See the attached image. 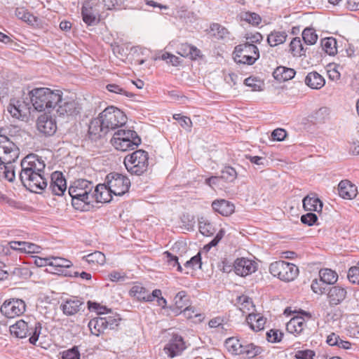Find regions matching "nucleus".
<instances>
[{
  "label": "nucleus",
  "instance_id": "obj_53",
  "mask_svg": "<svg viewBox=\"0 0 359 359\" xmlns=\"http://www.w3.org/2000/svg\"><path fill=\"white\" fill-rule=\"evenodd\" d=\"M244 83L252 88L253 91L262 90V82L256 78L249 77L245 79Z\"/></svg>",
  "mask_w": 359,
  "mask_h": 359
},
{
  "label": "nucleus",
  "instance_id": "obj_25",
  "mask_svg": "<svg viewBox=\"0 0 359 359\" xmlns=\"http://www.w3.org/2000/svg\"><path fill=\"white\" fill-rule=\"evenodd\" d=\"M306 321L302 316H294L292 318L286 325V330L288 332L299 334L302 332L306 327Z\"/></svg>",
  "mask_w": 359,
  "mask_h": 359
},
{
  "label": "nucleus",
  "instance_id": "obj_6",
  "mask_svg": "<svg viewBox=\"0 0 359 359\" xmlns=\"http://www.w3.org/2000/svg\"><path fill=\"white\" fill-rule=\"evenodd\" d=\"M41 331V324L35 320L25 322L20 320L10 327L12 335L20 339L29 337V341L32 344H35L38 341Z\"/></svg>",
  "mask_w": 359,
  "mask_h": 359
},
{
  "label": "nucleus",
  "instance_id": "obj_10",
  "mask_svg": "<svg viewBox=\"0 0 359 359\" xmlns=\"http://www.w3.org/2000/svg\"><path fill=\"white\" fill-rule=\"evenodd\" d=\"M233 55L236 63L251 65L259 59V52L255 45L245 43L235 47Z\"/></svg>",
  "mask_w": 359,
  "mask_h": 359
},
{
  "label": "nucleus",
  "instance_id": "obj_17",
  "mask_svg": "<svg viewBox=\"0 0 359 359\" xmlns=\"http://www.w3.org/2000/svg\"><path fill=\"white\" fill-rule=\"evenodd\" d=\"M233 267L237 275L244 277L256 271L257 264L252 260L241 257L235 260Z\"/></svg>",
  "mask_w": 359,
  "mask_h": 359
},
{
  "label": "nucleus",
  "instance_id": "obj_39",
  "mask_svg": "<svg viewBox=\"0 0 359 359\" xmlns=\"http://www.w3.org/2000/svg\"><path fill=\"white\" fill-rule=\"evenodd\" d=\"M50 266H53L59 273L63 272L62 269L69 268L72 265L71 261L62 257H50Z\"/></svg>",
  "mask_w": 359,
  "mask_h": 359
},
{
  "label": "nucleus",
  "instance_id": "obj_47",
  "mask_svg": "<svg viewBox=\"0 0 359 359\" xmlns=\"http://www.w3.org/2000/svg\"><path fill=\"white\" fill-rule=\"evenodd\" d=\"M330 114V109L327 107H321L314 112L313 118L318 122H323L327 119Z\"/></svg>",
  "mask_w": 359,
  "mask_h": 359
},
{
  "label": "nucleus",
  "instance_id": "obj_4",
  "mask_svg": "<svg viewBox=\"0 0 359 359\" xmlns=\"http://www.w3.org/2000/svg\"><path fill=\"white\" fill-rule=\"evenodd\" d=\"M62 92L48 88H35L28 92L27 100L31 101L32 107L39 111L50 112L61 101Z\"/></svg>",
  "mask_w": 359,
  "mask_h": 359
},
{
  "label": "nucleus",
  "instance_id": "obj_14",
  "mask_svg": "<svg viewBox=\"0 0 359 359\" xmlns=\"http://www.w3.org/2000/svg\"><path fill=\"white\" fill-rule=\"evenodd\" d=\"M32 105L31 101H25V100H11L8 106V111L10 114L17 118L23 119L27 118L30 114V109Z\"/></svg>",
  "mask_w": 359,
  "mask_h": 359
},
{
  "label": "nucleus",
  "instance_id": "obj_52",
  "mask_svg": "<svg viewBox=\"0 0 359 359\" xmlns=\"http://www.w3.org/2000/svg\"><path fill=\"white\" fill-rule=\"evenodd\" d=\"M184 266L187 268H191L193 269L196 267H201V253L198 252L196 255L192 257L190 260L187 261L184 264Z\"/></svg>",
  "mask_w": 359,
  "mask_h": 359
},
{
  "label": "nucleus",
  "instance_id": "obj_40",
  "mask_svg": "<svg viewBox=\"0 0 359 359\" xmlns=\"http://www.w3.org/2000/svg\"><path fill=\"white\" fill-rule=\"evenodd\" d=\"M302 39L306 45H313L318 40L316 30L311 27H306L302 32Z\"/></svg>",
  "mask_w": 359,
  "mask_h": 359
},
{
  "label": "nucleus",
  "instance_id": "obj_7",
  "mask_svg": "<svg viewBox=\"0 0 359 359\" xmlns=\"http://www.w3.org/2000/svg\"><path fill=\"white\" fill-rule=\"evenodd\" d=\"M110 142L116 150L126 151L137 148L141 144V138L135 130L119 129Z\"/></svg>",
  "mask_w": 359,
  "mask_h": 359
},
{
  "label": "nucleus",
  "instance_id": "obj_43",
  "mask_svg": "<svg viewBox=\"0 0 359 359\" xmlns=\"http://www.w3.org/2000/svg\"><path fill=\"white\" fill-rule=\"evenodd\" d=\"M225 344L229 351H231L236 354H241V351L243 344L240 343L239 340L233 337H231L226 340Z\"/></svg>",
  "mask_w": 359,
  "mask_h": 359
},
{
  "label": "nucleus",
  "instance_id": "obj_41",
  "mask_svg": "<svg viewBox=\"0 0 359 359\" xmlns=\"http://www.w3.org/2000/svg\"><path fill=\"white\" fill-rule=\"evenodd\" d=\"M239 17L241 20L245 21L252 25H258L262 20L258 14L251 12H241Z\"/></svg>",
  "mask_w": 359,
  "mask_h": 359
},
{
  "label": "nucleus",
  "instance_id": "obj_18",
  "mask_svg": "<svg viewBox=\"0 0 359 359\" xmlns=\"http://www.w3.org/2000/svg\"><path fill=\"white\" fill-rule=\"evenodd\" d=\"M53 194L62 196L67 189L66 180L60 172H54L50 175V182L48 188Z\"/></svg>",
  "mask_w": 359,
  "mask_h": 359
},
{
  "label": "nucleus",
  "instance_id": "obj_46",
  "mask_svg": "<svg viewBox=\"0 0 359 359\" xmlns=\"http://www.w3.org/2000/svg\"><path fill=\"white\" fill-rule=\"evenodd\" d=\"M165 261L172 267L177 266V271L180 272L182 271V268L179 263L178 257L175 255H173L168 251H165L163 253Z\"/></svg>",
  "mask_w": 359,
  "mask_h": 359
},
{
  "label": "nucleus",
  "instance_id": "obj_34",
  "mask_svg": "<svg viewBox=\"0 0 359 359\" xmlns=\"http://www.w3.org/2000/svg\"><path fill=\"white\" fill-rule=\"evenodd\" d=\"M287 34L285 31H273L267 37L268 43L271 46H276L285 42Z\"/></svg>",
  "mask_w": 359,
  "mask_h": 359
},
{
  "label": "nucleus",
  "instance_id": "obj_12",
  "mask_svg": "<svg viewBox=\"0 0 359 359\" xmlns=\"http://www.w3.org/2000/svg\"><path fill=\"white\" fill-rule=\"evenodd\" d=\"M99 7L100 5L95 0H87L83 2L81 15L86 24L90 26L99 22Z\"/></svg>",
  "mask_w": 359,
  "mask_h": 359
},
{
  "label": "nucleus",
  "instance_id": "obj_13",
  "mask_svg": "<svg viewBox=\"0 0 359 359\" xmlns=\"http://www.w3.org/2000/svg\"><path fill=\"white\" fill-rule=\"evenodd\" d=\"M25 303L20 299H12L1 305L0 311L1 313L8 318L19 316L25 311Z\"/></svg>",
  "mask_w": 359,
  "mask_h": 359
},
{
  "label": "nucleus",
  "instance_id": "obj_57",
  "mask_svg": "<svg viewBox=\"0 0 359 359\" xmlns=\"http://www.w3.org/2000/svg\"><path fill=\"white\" fill-rule=\"evenodd\" d=\"M224 229H221L216 234L215 237L208 244H207L204 248L209 250L212 247L216 246L224 237Z\"/></svg>",
  "mask_w": 359,
  "mask_h": 359
},
{
  "label": "nucleus",
  "instance_id": "obj_27",
  "mask_svg": "<svg viewBox=\"0 0 359 359\" xmlns=\"http://www.w3.org/2000/svg\"><path fill=\"white\" fill-rule=\"evenodd\" d=\"M83 303L78 299H67L60 306L63 313L67 316H72L79 312Z\"/></svg>",
  "mask_w": 359,
  "mask_h": 359
},
{
  "label": "nucleus",
  "instance_id": "obj_31",
  "mask_svg": "<svg viewBox=\"0 0 359 359\" xmlns=\"http://www.w3.org/2000/svg\"><path fill=\"white\" fill-rule=\"evenodd\" d=\"M326 341L330 346H335L344 350L352 349V344L351 342L342 339L338 334L334 332L327 336Z\"/></svg>",
  "mask_w": 359,
  "mask_h": 359
},
{
  "label": "nucleus",
  "instance_id": "obj_1",
  "mask_svg": "<svg viewBox=\"0 0 359 359\" xmlns=\"http://www.w3.org/2000/svg\"><path fill=\"white\" fill-rule=\"evenodd\" d=\"M20 165V179L27 189L39 194L47 187L46 164L41 158L36 154H29L22 160Z\"/></svg>",
  "mask_w": 359,
  "mask_h": 359
},
{
  "label": "nucleus",
  "instance_id": "obj_63",
  "mask_svg": "<svg viewBox=\"0 0 359 359\" xmlns=\"http://www.w3.org/2000/svg\"><path fill=\"white\" fill-rule=\"evenodd\" d=\"M286 136V131L281 128H277L272 132L271 137L277 141H282Z\"/></svg>",
  "mask_w": 359,
  "mask_h": 359
},
{
  "label": "nucleus",
  "instance_id": "obj_56",
  "mask_svg": "<svg viewBox=\"0 0 359 359\" xmlns=\"http://www.w3.org/2000/svg\"><path fill=\"white\" fill-rule=\"evenodd\" d=\"M282 333L278 330H271L266 332V338L269 342L276 343L281 340Z\"/></svg>",
  "mask_w": 359,
  "mask_h": 359
},
{
  "label": "nucleus",
  "instance_id": "obj_5",
  "mask_svg": "<svg viewBox=\"0 0 359 359\" xmlns=\"http://www.w3.org/2000/svg\"><path fill=\"white\" fill-rule=\"evenodd\" d=\"M93 184L86 180L79 179L76 180L69 187V194L72 197V205L76 209H79V205H88L93 203Z\"/></svg>",
  "mask_w": 359,
  "mask_h": 359
},
{
  "label": "nucleus",
  "instance_id": "obj_38",
  "mask_svg": "<svg viewBox=\"0 0 359 359\" xmlns=\"http://www.w3.org/2000/svg\"><path fill=\"white\" fill-rule=\"evenodd\" d=\"M83 259L89 264L100 265H103L106 261L105 255L100 251H95L93 253L88 254L83 257Z\"/></svg>",
  "mask_w": 359,
  "mask_h": 359
},
{
  "label": "nucleus",
  "instance_id": "obj_30",
  "mask_svg": "<svg viewBox=\"0 0 359 359\" xmlns=\"http://www.w3.org/2000/svg\"><path fill=\"white\" fill-rule=\"evenodd\" d=\"M295 71L292 68L283 66L278 67L273 72L274 79L280 82L292 79L295 75Z\"/></svg>",
  "mask_w": 359,
  "mask_h": 359
},
{
  "label": "nucleus",
  "instance_id": "obj_28",
  "mask_svg": "<svg viewBox=\"0 0 359 359\" xmlns=\"http://www.w3.org/2000/svg\"><path fill=\"white\" fill-rule=\"evenodd\" d=\"M107 321L102 317L90 320L88 323V327L91 334L98 337L106 330Z\"/></svg>",
  "mask_w": 359,
  "mask_h": 359
},
{
  "label": "nucleus",
  "instance_id": "obj_59",
  "mask_svg": "<svg viewBox=\"0 0 359 359\" xmlns=\"http://www.w3.org/2000/svg\"><path fill=\"white\" fill-rule=\"evenodd\" d=\"M107 89L111 93H115L117 94L125 95L126 97H131L132 93H128L124 90L122 88L116 84H108L106 86Z\"/></svg>",
  "mask_w": 359,
  "mask_h": 359
},
{
  "label": "nucleus",
  "instance_id": "obj_26",
  "mask_svg": "<svg viewBox=\"0 0 359 359\" xmlns=\"http://www.w3.org/2000/svg\"><path fill=\"white\" fill-rule=\"evenodd\" d=\"M246 322L250 328L255 332L264 330L266 319L260 313H249L246 318Z\"/></svg>",
  "mask_w": 359,
  "mask_h": 359
},
{
  "label": "nucleus",
  "instance_id": "obj_11",
  "mask_svg": "<svg viewBox=\"0 0 359 359\" xmlns=\"http://www.w3.org/2000/svg\"><path fill=\"white\" fill-rule=\"evenodd\" d=\"M106 182L115 196H123L128 191L130 180L125 175L118 172H111L106 177Z\"/></svg>",
  "mask_w": 359,
  "mask_h": 359
},
{
  "label": "nucleus",
  "instance_id": "obj_45",
  "mask_svg": "<svg viewBox=\"0 0 359 359\" xmlns=\"http://www.w3.org/2000/svg\"><path fill=\"white\" fill-rule=\"evenodd\" d=\"M175 304L179 309H182L183 307L187 306L188 297L184 291L179 292L175 297Z\"/></svg>",
  "mask_w": 359,
  "mask_h": 359
},
{
  "label": "nucleus",
  "instance_id": "obj_64",
  "mask_svg": "<svg viewBox=\"0 0 359 359\" xmlns=\"http://www.w3.org/2000/svg\"><path fill=\"white\" fill-rule=\"evenodd\" d=\"M191 45L189 43H182L179 48L178 53L184 57H189Z\"/></svg>",
  "mask_w": 359,
  "mask_h": 359
},
{
  "label": "nucleus",
  "instance_id": "obj_36",
  "mask_svg": "<svg viewBox=\"0 0 359 359\" xmlns=\"http://www.w3.org/2000/svg\"><path fill=\"white\" fill-rule=\"evenodd\" d=\"M323 50L329 55H334L337 53V41L333 37H327L321 40Z\"/></svg>",
  "mask_w": 359,
  "mask_h": 359
},
{
  "label": "nucleus",
  "instance_id": "obj_21",
  "mask_svg": "<svg viewBox=\"0 0 359 359\" xmlns=\"http://www.w3.org/2000/svg\"><path fill=\"white\" fill-rule=\"evenodd\" d=\"M347 295L346 289L338 285L330 287L327 290V298L330 306L341 304Z\"/></svg>",
  "mask_w": 359,
  "mask_h": 359
},
{
  "label": "nucleus",
  "instance_id": "obj_20",
  "mask_svg": "<svg viewBox=\"0 0 359 359\" xmlns=\"http://www.w3.org/2000/svg\"><path fill=\"white\" fill-rule=\"evenodd\" d=\"M185 349L184 341L181 336L173 334L171 339L166 344L164 351L170 358L181 353Z\"/></svg>",
  "mask_w": 359,
  "mask_h": 359
},
{
  "label": "nucleus",
  "instance_id": "obj_54",
  "mask_svg": "<svg viewBox=\"0 0 359 359\" xmlns=\"http://www.w3.org/2000/svg\"><path fill=\"white\" fill-rule=\"evenodd\" d=\"M311 289L313 292L319 294H322L325 292V283L321 281V279H315L312 281Z\"/></svg>",
  "mask_w": 359,
  "mask_h": 359
},
{
  "label": "nucleus",
  "instance_id": "obj_55",
  "mask_svg": "<svg viewBox=\"0 0 359 359\" xmlns=\"http://www.w3.org/2000/svg\"><path fill=\"white\" fill-rule=\"evenodd\" d=\"M314 356V351L310 349L299 350L294 353V359H313Z\"/></svg>",
  "mask_w": 359,
  "mask_h": 359
},
{
  "label": "nucleus",
  "instance_id": "obj_15",
  "mask_svg": "<svg viewBox=\"0 0 359 359\" xmlns=\"http://www.w3.org/2000/svg\"><path fill=\"white\" fill-rule=\"evenodd\" d=\"M57 114L60 116H76L80 113L81 109V106L77 101L61 97V101L57 104Z\"/></svg>",
  "mask_w": 359,
  "mask_h": 359
},
{
  "label": "nucleus",
  "instance_id": "obj_62",
  "mask_svg": "<svg viewBox=\"0 0 359 359\" xmlns=\"http://www.w3.org/2000/svg\"><path fill=\"white\" fill-rule=\"evenodd\" d=\"M182 312L184 316L187 318L201 316V314L198 313L195 308L192 306H186Z\"/></svg>",
  "mask_w": 359,
  "mask_h": 359
},
{
  "label": "nucleus",
  "instance_id": "obj_35",
  "mask_svg": "<svg viewBox=\"0 0 359 359\" xmlns=\"http://www.w3.org/2000/svg\"><path fill=\"white\" fill-rule=\"evenodd\" d=\"M319 276L321 281L325 284L332 285L338 280L337 273L330 269H323L319 271Z\"/></svg>",
  "mask_w": 359,
  "mask_h": 359
},
{
  "label": "nucleus",
  "instance_id": "obj_8",
  "mask_svg": "<svg viewBox=\"0 0 359 359\" xmlns=\"http://www.w3.org/2000/svg\"><path fill=\"white\" fill-rule=\"evenodd\" d=\"M127 170L136 175H141L147 170L149 165L148 153L142 149L136 150L124 158Z\"/></svg>",
  "mask_w": 359,
  "mask_h": 359
},
{
  "label": "nucleus",
  "instance_id": "obj_2",
  "mask_svg": "<svg viewBox=\"0 0 359 359\" xmlns=\"http://www.w3.org/2000/svg\"><path fill=\"white\" fill-rule=\"evenodd\" d=\"M127 121L126 114L119 109L110 106L93 119L88 127V135L91 140H96L109 131L123 126Z\"/></svg>",
  "mask_w": 359,
  "mask_h": 359
},
{
  "label": "nucleus",
  "instance_id": "obj_19",
  "mask_svg": "<svg viewBox=\"0 0 359 359\" xmlns=\"http://www.w3.org/2000/svg\"><path fill=\"white\" fill-rule=\"evenodd\" d=\"M129 294L138 301L152 302L155 299V296L160 294V292L156 290H153L151 293H149L144 287L140 284H137L131 287Z\"/></svg>",
  "mask_w": 359,
  "mask_h": 359
},
{
  "label": "nucleus",
  "instance_id": "obj_61",
  "mask_svg": "<svg viewBox=\"0 0 359 359\" xmlns=\"http://www.w3.org/2000/svg\"><path fill=\"white\" fill-rule=\"evenodd\" d=\"M238 300L239 302H241L242 307L241 308V310H242L243 313L245 312V309L248 311H250V306L252 308L254 306L252 300L247 296H241L238 298Z\"/></svg>",
  "mask_w": 359,
  "mask_h": 359
},
{
  "label": "nucleus",
  "instance_id": "obj_42",
  "mask_svg": "<svg viewBox=\"0 0 359 359\" xmlns=\"http://www.w3.org/2000/svg\"><path fill=\"white\" fill-rule=\"evenodd\" d=\"M241 354H245L248 358H254L260 353L261 348L253 344L242 345Z\"/></svg>",
  "mask_w": 359,
  "mask_h": 359
},
{
  "label": "nucleus",
  "instance_id": "obj_22",
  "mask_svg": "<svg viewBox=\"0 0 359 359\" xmlns=\"http://www.w3.org/2000/svg\"><path fill=\"white\" fill-rule=\"evenodd\" d=\"M113 193L109 189V186L105 184H97L93 189V202L108 203L111 200Z\"/></svg>",
  "mask_w": 359,
  "mask_h": 359
},
{
  "label": "nucleus",
  "instance_id": "obj_49",
  "mask_svg": "<svg viewBox=\"0 0 359 359\" xmlns=\"http://www.w3.org/2000/svg\"><path fill=\"white\" fill-rule=\"evenodd\" d=\"M199 230L200 232L205 236H210L213 235L215 232V229L214 226L210 222H202L199 223Z\"/></svg>",
  "mask_w": 359,
  "mask_h": 359
},
{
  "label": "nucleus",
  "instance_id": "obj_48",
  "mask_svg": "<svg viewBox=\"0 0 359 359\" xmlns=\"http://www.w3.org/2000/svg\"><path fill=\"white\" fill-rule=\"evenodd\" d=\"M210 30L215 36L221 39L225 37L229 34L228 30L225 27L217 23L211 25Z\"/></svg>",
  "mask_w": 359,
  "mask_h": 359
},
{
  "label": "nucleus",
  "instance_id": "obj_60",
  "mask_svg": "<svg viewBox=\"0 0 359 359\" xmlns=\"http://www.w3.org/2000/svg\"><path fill=\"white\" fill-rule=\"evenodd\" d=\"M245 158L249 159L252 163H254L257 165L264 167L267 164V160L264 157L246 155Z\"/></svg>",
  "mask_w": 359,
  "mask_h": 359
},
{
  "label": "nucleus",
  "instance_id": "obj_16",
  "mask_svg": "<svg viewBox=\"0 0 359 359\" xmlns=\"http://www.w3.org/2000/svg\"><path fill=\"white\" fill-rule=\"evenodd\" d=\"M36 128L39 133L46 136H51L57 130V124L55 118L50 115L44 114L38 117Z\"/></svg>",
  "mask_w": 359,
  "mask_h": 359
},
{
  "label": "nucleus",
  "instance_id": "obj_24",
  "mask_svg": "<svg viewBox=\"0 0 359 359\" xmlns=\"http://www.w3.org/2000/svg\"><path fill=\"white\" fill-rule=\"evenodd\" d=\"M213 210L223 216H229L234 212V205L224 200H215L212 203Z\"/></svg>",
  "mask_w": 359,
  "mask_h": 359
},
{
  "label": "nucleus",
  "instance_id": "obj_9",
  "mask_svg": "<svg viewBox=\"0 0 359 359\" xmlns=\"http://www.w3.org/2000/svg\"><path fill=\"white\" fill-rule=\"evenodd\" d=\"M269 271L273 276L285 282L294 280L299 274V268L296 265L285 261L271 263Z\"/></svg>",
  "mask_w": 359,
  "mask_h": 359
},
{
  "label": "nucleus",
  "instance_id": "obj_37",
  "mask_svg": "<svg viewBox=\"0 0 359 359\" xmlns=\"http://www.w3.org/2000/svg\"><path fill=\"white\" fill-rule=\"evenodd\" d=\"M15 15L18 19L29 25H34L37 21V18L24 8H17Z\"/></svg>",
  "mask_w": 359,
  "mask_h": 359
},
{
  "label": "nucleus",
  "instance_id": "obj_3",
  "mask_svg": "<svg viewBox=\"0 0 359 359\" xmlns=\"http://www.w3.org/2000/svg\"><path fill=\"white\" fill-rule=\"evenodd\" d=\"M18 147L8 137L0 135V180L13 182L15 174L13 163L19 156Z\"/></svg>",
  "mask_w": 359,
  "mask_h": 359
},
{
  "label": "nucleus",
  "instance_id": "obj_33",
  "mask_svg": "<svg viewBox=\"0 0 359 359\" xmlns=\"http://www.w3.org/2000/svg\"><path fill=\"white\" fill-rule=\"evenodd\" d=\"M303 206L306 210L321 212L323 209L322 201L315 196H306L303 199Z\"/></svg>",
  "mask_w": 359,
  "mask_h": 359
},
{
  "label": "nucleus",
  "instance_id": "obj_23",
  "mask_svg": "<svg viewBox=\"0 0 359 359\" xmlns=\"http://www.w3.org/2000/svg\"><path fill=\"white\" fill-rule=\"evenodd\" d=\"M339 195L344 199H352L357 195V187L348 180H342L338 185Z\"/></svg>",
  "mask_w": 359,
  "mask_h": 359
},
{
  "label": "nucleus",
  "instance_id": "obj_50",
  "mask_svg": "<svg viewBox=\"0 0 359 359\" xmlns=\"http://www.w3.org/2000/svg\"><path fill=\"white\" fill-rule=\"evenodd\" d=\"M347 277L350 282L359 285V262L357 266L349 269Z\"/></svg>",
  "mask_w": 359,
  "mask_h": 359
},
{
  "label": "nucleus",
  "instance_id": "obj_29",
  "mask_svg": "<svg viewBox=\"0 0 359 359\" xmlns=\"http://www.w3.org/2000/svg\"><path fill=\"white\" fill-rule=\"evenodd\" d=\"M305 83L313 89H320L324 86V78L316 72H311L305 78Z\"/></svg>",
  "mask_w": 359,
  "mask_h": 359
},
{
  "label": "nucleus",
  "instance_id": "obj_51",
  "mask_svg": "<svg viewBox=\"0 0 359 359\" xmlns=\"http://www.w3.org/2000/svg\"><path fill=\"white\" fill-rule=\"evenodd\" d=\"M62 359H80V353L77 347H73L62 353Z\"/></svg>",
  "mask_w": 359,
  "mask_h": 359
},
{
  "label": "nucleus",
  "instance_id": "obj_58",
  "mask_svg": "<svg viewBox=\"0 0 359 359\" xmlns=\"http://www.w3.org/2000/svg\"><path fill=\"white\" fill-rule=\"evenodd\" d=\"M318 220V217L316 214L309 212L306 215H303L301 217V222L303 224L311 226L314 224Z\"/></svg>",
  "mask_w": 359,
  "mask_h": 359
},
{
  "label": "nucleus",
  "instance_id": "obj_44",
  "mask_svg": "<svg viewBox=\"0 0 359 359\" xmlns=\"http://www.w3.org/2000/svg\"><path fill=\"white\" fill-rule=\"evenodd\" d=\"M237 176L236 170L230 166L225 167L222 171L220 178L227 182H233Z\"/></svg>",
  "mask_w": 359,
  "mask_h": 359
},
{
  "label": "nucleus",
  "instance_id": "obj_32",
  "mask_svg": "<svg viewBox=\"0 0 359 359\" xmlns=\"http://www.w3.org/2000/svg\"><path fill=\"white\" fill-rule=\"evenodd\" d=\"M306 48H304L299 37H294L289 44V52L293 57L306 56Z\"/></svg>",
  "mask_w": 359,
  "mask_h": 359
}]
</instances>
